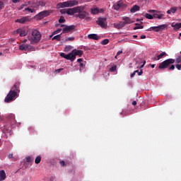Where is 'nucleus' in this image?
I'll return each mask as SVG.
<instances>
[{
  "label": "nucleus",
  "instance_id": "nucleus-27",
  "mask_svg": "<svg viewBox=\"0 0 181 181\" xmlns=\"http://www.w3.org/2000/svg\"><path fill=\"white\" fill-rule=\"evenodd\" d=\"M163 16V14L153 13V18L162 19Z\"/></svg>",
  "mask_w": 181,
  "mask_h": 181
},
{
  "label": "nucleus",
  "instance_id": "nucleus-43",
  "mask_svg": "<svg viewBox=\"0 0 181 181\" xmlns=\"http://www.w3.org/2000/svg\"><path fill=\"white\" fill-rule=\"evenodd\" d=\"M21 30H22V29L18 28V29H17V30L14 32V33H15V34H19V35H20Z\"/></svg>",
  "mask_w": 181,
  "mask_h": 181
},
{
  "label": "nucleus",
  "instance_id": "nucleus-4",
  "mask_svg": "<svg viewBox=\"0 0 181 181\" xmlns=\"http://www.w3.org/2000/svg\"><path fill=\"white\" fill-rule=\"evenodd\" d=\"M78 8H80L77 11V13H78L77 16L81 20L86 19V21H89L90 19V14L84 11L86 7L84 6H78Z\"/></svg>",
  "mask_w": 181,
  "mask_h": 181
},
{
  "label": "nucleus",
  "instance_id": "nucleus-52",
  "mask_svg": "<svg viewBox=\"0 0 181 181\" xmlns=\"http://www.w3.org/2000/svg\"><path fill=\"white\" fill-rule=\"evenodd\" d=\"M176 68L177 70H181V65L180 64H176Z\"/></svg>",
  "mask_w": 181,
  "mask_h": 181
},
{
  "label": "nucleus",
  "instance_id": "nucleus-16",
  "mask_svg": "<svg viewBox=\"0 0 181 181\" xmlns=\"http://www.w3.org/2000/svg\"><path fill=\"white\" fill-rule=\"evenodd\" d=\"M28 4L30 6L31 8L33 9H37L39 8V4L38 1H33V2H28Z\"/></svg>",
  "mask_w": 181,
  "mask_h": 181
},
{
  "label": "nucleus",
  "instance_id": "nucleus-35",
  "mask_svg": "<svg viewBox=\"0 0 181 181\" xmlns=\"http://www.w3.org/2000/svg\"><path fill=\"white\" fill-rule=\"evenodd\" d=\"M116 70H117V66H112V67L110 68V72H115Z\"/></svg>",
  "mask_w": 181,
  "mask_h": 181
},
{
  "label": "nucleus",
  "instance_id": "nucleus-46",
  "mask_svg": "<svg viewBox=\"0 0 181 181\" xmlns=\"http://www.w3.org/2000/svg\"><path fill=\"white\" fill-rule=\"evenodd\" d=\"M62 70H63V69H56V70L54 71V73H55V74H59Z\"/></svg>",
  "mask_w": 181,
  "mask_h": 181
},
{
  "label": "nucleus",
  "instance_id": "nucleus-11",
  "mask_svg": "<svg viewBox=\"0 0 181 181\" xmlns=\"http://www.w3.org/2000/svg\"><path fill=\"white\" fill-rule=\"evenodd\" d=\"M167 27H168L167 25H160L158 26H154V27L150 28V30H153L156 32H159V31L163 30Z\"/></svg>",
  "mask_w": 181,
  "mask_h": 181
},
{
  "label": "nucleus",
  "instance_id": "nucleus-44",
  "mask_svg": "<svg viewBox=\"0 0 181 181\" xmlns=\"http://www.w3.org/2000/svg\"><path fill=\"white\" fill-rule=\"evenodd\" d=\"M61 30H62V29H61V28H59L58 30L54 31V32L52 33V35L57 34V33H59Z\"/></svg>",
  "mask_w": 181,
  "mask_h": 181
},
{
  "label": "nucleus",
  "instance_id": "nucleus-28",
  "mask_svg": "<svg viewBox=\"0 0 181 181\" xmlns=\"http://www.w3.org/2000/svg\"><path fill=\"white\" fill-rule=\"evenodd\" d=\"M91 13L93 15H96V14L99 13V8H92Z\"/></svg>",
  "mask_w": 181,
  "mask_h": 181
},
{
  "label": "nucleus",
  "instance_id": "nucleus-2",
  "mask_svg": "<svg viewBox=\"0 0 181 181\" xmlns=\"http://www.w3.org/2000/svg\"><path fill=\"white\" fill-rule=\"evenodd\" d=\"M8 124H6L4 127H1V129L4 133H9L12 127H14V125L16 124V117L14 115L11 114L8 117Z\"/></svg>",
  "mask_w": 181,
  "mask_h": 181
},
{
  "label": "nucleus",
  "instance_id": "nucleus-8",
  "mask_svg": "<svg viewBox=\"0 0 181 181\" xmlns=\"http://www.w3.org/2000/svg\"><path fill=\"white\" fill-rule=\"evenodd\" d=\"M20 50H24L25 52H35L36 49L33 46L22 44L19 45Z\"/></svg>",
  "mask_w": 181,
  "mask_h": 181
},
{
  "label": "nucleus",
  "instance_id": "nucleus-23",
  "mask_svg": "<svg viewBox=\"0 0 181 181\" xmlns=\"http://www.w3.org/2000/svg\"><path fill=\"white\" fill-rule=\"evenodd\" d=\"M177 11V7L171 8L170 10L167 11L168 14L175 13Z\"/></svg>",
  "mask_w": 181,
  "mask_h": 181
},
{
  "label": "nucleus",
  "instance_id": "nucleus-14",
  "mask_svg": "<svg viewBox=\"0 0 181 181\" xmlns=\"http://www.w3.org/2000/svg\"><path fill=\"white\" fill-rule=\"evenodd\" d=\"M79 8H78V6L73 8H67L66 13L68 15L72 16L75 13H77L78 11H79Z\"/></svg>",
  "mask_w": 181,
  "mask_h": 181
},
{
  "label": "nucleus",
  "instance_id": "nucleus-24",
  "mask_svg": "<svg viewBox=\"0 0 181 181\" xmlns=\"http://www.w3.org/2000/svg\"><path fill=\"white\" fill-rule=\"evenodd\" d=\"M28 20V18L27 17H24V18H20V19H17L16 21V22H18L20 23H24L27 21Z\"/></svg>",
  "mask_w": 181,
  "mask_h": 181
},
{
  "label": "nucleus",
  "instance_id": "nucleus-30",
  "mask_svg": "<svg viewBox=\"0 0 181 181\" xmlns=\"http://www.w3.org/2000/svg\"><path fill=\"white\" fill-rule=\"evenodd\" d=\"M71 49H73V47L71 45H68L64 48V52H70V50H71Z\"/></svg>",
  "mask_w": 181,
  "mask_h": 181
},
{
  "label": "nucleus",
  "instance_id": "nucleus-62",
  "mask_svg": "<svg viewBox=\"0 0 181 181\" xmlns=\"http://www.w3.org/2000/svg\"><path fill=\"white\" fill-rule=\"evenodd\" d=\"M103 12H104V9L103 8L99 9V13H103Z\"/></svg>",
  "mask_w": 181,
  "mask_h": 181
},
{
  "label": "nucleus",
  "instance_id": "nucleus-17",
  "mask_svg": "<svg viewBox=\"0 0 181 181\" xmlns=\"http://www.w3.org/2000/svg\"><path fill=\"white\" fill-rule=\"evenodd\" d=\"M113 26L115 28L119 30L124 27V23H123V21H121L119 23H114Z\"/></svg>",
  "mask_w": 181,
  "mask_h": 181
},
{
  "label": "nucleus",
  "instance_id": "nucleus-22",
  "mask_svg": "<svg viewBox=\"0 0 181 181\" xmlns=\"http://www.w3.org/2000/svg\"><path fill=\"white\" fill-rule=\"evenodd\" d=\"M140 10V6L137 5H134L132 6V8L130 10V12L132 13H136V11H139Z\"/></svg>",
  "mask_w": 181,
  "mask_h": 181
},
{
  "label": "nucleus",
  "instance_id": "nucleus-5",
  "mask_svg": "<svg viewBox=\"0 0 181 181\" xmlns=\"http://www.w3.org/2000/svg\"><path fill=\"white\" fill-rule=\"evenodd\" d=\"M78 4V1H75V0H71V1H67L66 2L59 3L57 5V7L58 8L73 7V6H77Z\"/></svg>",
  "mask_w": 181,
  "mask_h": 181
},
{
  "label": "nucleus",
  "instance_id": "nucleus-59",
  "mask_svg": "<svg viewBox=\"0 0 181 181\" xmlns=\"http://www.w3.org/2000/svg\"><path fill=\"white\" fill-rule=\"evenodd\" d=\"M140 38H141V39H146V36L144 35H141Z\"/></svg>",
  "mask_w": 181,
  "mask_h": 181
},
{
  "label": "nucleus",
  "instance_id": "nucleus-47",
  "mask_svg": "<svg viewBox=\"0 0 181 181\" xmlns=\"http://www.w3.org/2000/svg\"><path fill=\"white\" fill-rule=\"evenodd\" d=\"M176 62H177V64L181 63V57H178V58H177Z\"/></svg>",
  "mask_w": 181,
  "mask_h": 181
},
{
  "label": "nucleus",
  "instance_id": "nucleus-50",
  "mask_svg": "<svg viewBox=\"0 0 181 181\" xmlns=\"http://www.w3.org/2000/svg\"><path fill=\"white\" fill-rule=\"evenodd\" d=\"M175 69V65H171L170 67H169V70L170 71H173Z\"/></svg>",
  "mask_w": 181,
  "mask_h": 181
},
{
  "label": "nucleus",
  "instance_id": "nucleus-60",
  "mask_svg": "<svg viewBox=\"0 0 181 181\" xmlns=\"http://www.w3.org/2000/svg\"><path fill=\"white\" fill-rule=\"evenodd\" d=\"M148 12V13H155V12H156V11H155V10H150Z\"/></svg>",
  "mask_w": 181,
  "mask_h": 181
},
{
  "label": "nucleus",
  "instance_id": "nucleus-48",
  "mask_svg": "<svg viewBox=\"0 0 181 181\" xmlns=\"http://www.w3.org/2000/svg\"><path fill=\"white\" fill-rule=\"evenodd\" d=\"M37 3L40 4H39V7H40V6H45V4H44L43 1H37Z\"/></svg>",
  "mask_w": 181,
  "mask_h": 181
},
{
  "label": "nucleus",
  "instance_id": "nucleus-51",
  "mask_svg": "<svg viewBox=\"0 0 181 181\" xmlns=\"http://www.w3.org/2000/svg\"><path fill=\"white\" fill-rule=\"evenodd\" d=\"M144 74L143 69H141L140 71L138 73V76H142Z\"/></svg>",
  "mask_w": 181,
  "mask_h": 181
},
{
  "label": "nucleus",
  "instance_id": "nucleus-25",
  "mask_svg": "<svg viewBox=\"0 0 181 181\" xmlns=\"http://www.w3.org/2000/svg\"><path fill=\"white\" fill-rule=\"evenodd\" d=\"M166 56V53L165 52H161L159 55L157 56V60H160L163 58V57Z\"/></svg>",
  "mask_w": 181,
  "mask_h": 181
},
{
  "label": "nucleus",
  "instance_id": "nucleus-15",
  "mask_svg": "<svg viewBox=\"0 0 181 181\" xmlns=\"http://www.w3.org/2000/svg\"><path fill=\"white\" fill-rule=\"evenodd\" d=\"M72 52H73V54L74 56V59H76V57L78 56V57H81L82 55L83 54V51L80 50V49H75L72 51Z\"/></svg>",
  "mask_w": 181,
  "mask_h": 181
},
{
  "label": "nucleus",
  "instance_id": "nucleus-18",
  "mask_svg": "<svg viewBox=\"0 0 181 181\" xmlns=\"http://www.w3.org/2000/svg\"><path fill=\"white\" fill-rule=\"evenodd\" d=\"M122 20L124 21L122 22H123L124 26L127 24H131V23H134V21H132L129 17L123 18Z\"/></svg>",
  "mask_w": 181,
  "mask_h": 181
},
{
  "label": "nucleus",
  "instance_id": "nucleus-21",
  "mask_svg": "<svg viewBox=\"0 0 181 181\" xmlns=\"http://www.w3.org/2000/svg\"><path fill=\"white\" fill-rule=\"evenodd\" d=\"M171 26L174 28L175 30H178L180 28H181V23H173L171 24Z\"/></svg>",
  "mask_w": 181,
  "mask_h": 181
},
{
  "label": "nucleus",
  "instance_id": "nucleus-10",
  "mask_svg": "<svg viewBox=\"0 0 181 181\" xmlns=\"http://www.w3.org/2000/svg\"><path fill=\"white\" fill-rule=\"evenodd\" d=\"M97 23L103 28H107V18H99L97 21Z\"/></svg>",
  "mask_w": 181,
  "mask_h": 181
},
{
  "label": "nucleus",
  "instance_id": "nucleus-42",
  "mask_svg": "<svg viewBox=\"0 0 181 181\" xmlns=\"http://www.w3.org/2000/svg\"><path fill=\"white\" fill-rule=\"evenodd\" d=\"M4 8V3L0 1V11Z\"/></svg>",
  "mask_w": 181,
  "mask_h": 181
},
{
  "label": "nucleus",
  "instance_id": "nucleus-61",
  "mask_svg": "<svg viewBox=\"0 0 181 181\" xmlns=\"http://www.w3.org/2000/svg\"><path fill=\"white\" fill-rule=\"evenodd\" d=\"M152 60L153 61H159V59H158V58H156V57L152 58Z\"/></svg>",
  "mask_w": 181,
  "mask_h": 181
},
{
  "label": "nucleus",
  "instance_id": "nucleus-38",
  "mask_svg": "<svg viewBox=\"0 0 181 181\" xmlns=\"http://www.w3.org/2000/svg\"><path fill=\"white\" fill-rule=\"evenodd\" d=\"M34 160L33 158H32L30 156L26 157V162H33Z\"/></svg>",
  "mask_w": 181,
  "mask_h": 181
},
{
  "label": "nucleus",
  "instance_id": "nucleus-33",
  "mask_svg": "<svg viewBox=\"0 0 181 181\" xmlns=\"http://www.w3.org/2000/svg\"><path fill=\"white\" fill-rule=\"evenodd\" d=\"M25 11H28L30 13L35 12V9L31 8L30 7L25 8Z\"/></svg>",
  "mask_w": 181,
  "mask_h": 181
},
{
  "label": "nucleus",
  "instance_id": "nucleus-26",
  "mask_svg": "<svg viewBox=\"0 0 181 181\" xmlns=\"http://www.w3.org/2000/svg\"><path fill=\"white\" fill-rule=\"evenodd\" d=\"M42 160V156H37L35 159V164H40Z\"/></svg>",
  "mask_w": 181,
  "mask_h": 181
},
{
  "label": "nucleus",
  "instance_id": "nucleus-12",
  "mask_svg": "<svg viewBox=\"0 0 181 181\" xmlns=\"http://www.w3.org/2000/svg\"><path fill=\"white\" fill-rule=\"evenodd\" d=\"M127 6L124 4L123 1H119L117 3H116L113 7L115 10H119L120 8H125Z\"/></svg>",
  "mask_w": 181,
  "mask_h": 181
},
{
  "label": "nucleus",
  "instance_id": "nucleus-58",
  "mask_svg": "<svg viewBox=\"0 0 181 181\" xmlns=\"http://www.w3.org/2000/svg\"><path fill=\"white\" fill-rule=\"evenodd\" d=\"M77 62H78V63H81L82 62H83V59H78V60H77Z\"/></svg>",
  "mask_w": 181,
  "mask_h": 181
},
{
  "label": "nucleus",
  "instance_id": "nucleus-54",
  "mask_svg": "<svg viewBox=\"0 0 181 181\" xmlns=\"http://www.w3.org/2000/svg\"><path fill=\"white\" fill-rule=\"evenodd\" d=\"M66 11H67V8L66 9H62V10H61V13H66Z\"/></svg>",
  "mask_w": 181,
  "mask_h": 181
},
{
  "label": "nucleus",
  "instance_id": "nucleus-36",
  "mask_svg": "<svg viewBox=\"0 0 181 181\" xmlns=\"http://www.w3.org/2000/svg\"><path fill=\"white\" fill-rule=\"evenodd\" d=\"M74 39H75L74 37H66L65 41H66V42H67V41H74Z\"/></svg>",
  "mask_w": 181,
  "mask_h": 181
},
{
  "label": "nucleus",
  "instance_id": "nucleus-45",
  "mask_svg": "<svg viewBox=\"0 0 181 181\" xmlns=\"http://www.w3.org/2000/svg\"><path fill=\"white\" fill-rule=\"evenodd\" d=\"M59 163H60L62 167H65L66 166L65 162L64 160L59 161Z\"/></svg>",
  "mask_w": 181,
  "mask_h": 181
},
{
  "label": "nucleus",
  "instance_id": "nucleus-13",
  "mask_svg": "<svg viewBox=\"0 0 181 181\" xmlns=\"http://www.w3.org/2000/svg\"><path fill=\"white\" fill-rule=\"evenodd\" d=\"M75 28H76V26L74 25H66L63 29L62 33H68L72 32Z\"/></svg>",
  "mask_w": 181,
  "mask_h": 181
},
{
  "label": "nucleus",
  "instance_id": "nucleus-53",
  "mask_svg": "<svg viewBox=\"0 0 181 181\" xmlns=\"http://www.w3.org/2000/svg\"><path fill=\"white\" fill-rule=\"evenodd\" d=\"M121 115H124V116H127V112L124 111V110L121 112Z\"/></svg>",
  "mask_w": 181,
  "mask_h": 181
},
{
  "label": "nucleus",
  "instance_id": "nucleus-31",
  "mask_svg": "<svg viewBox=\"0 0 181 181\" xmlns=\"http://www.w3.org/2000/svg\"><path fill=\"white\" fill-rule=\"evenodd\" d=\"M145 18H148V19H150V20H152L153 19V15H151L149 13H146L145 14Z\"/></svg>",
  "mask_w": 181,
  "mask_h": 181
},
{
  "label": "nucleus",
  "instance_id": "nucleus-7",
  "mask_svg": "<svg viewBox=\"0 0 181 181\" xmlns=\"http://www.w3.org/2000/svg\"><path fill=\"white\" fill-rule=\"evenodd\" d=\"M52 11H43L42 12H40L37 15H36V18L37 20H42L44 18L50 16V14L52 13Z\"/></svg>",
  "mask_w": 181,
  "mask_h": 181
},
{
  "label": "nucleus",
  "instance_id": "nucleus-20",
  "mask_svg": "<svg viewBox=\"0 0 181 181\" xmlns=\"http://www.w3.org/2000/svg\"><path fill=\"white\" fill-rule=\"evenodd\" d=\"M88 37L90 40H100V36H98L96 34H90L88 35Z\"/></svg>",
  "mask_w": 181,
  "mask_h": 181
},
{
  "label": "nucleus",
  "instance_id": "nucleus-32",
  "mask_svg": "<svg viewBox=\"0 0 181 181\" xmlns=\"http://www.w3.org/2000/svg\"><path fill=\"white\" fill-rule=\"evenodd\" d=\"M52 40H57V41H59L61 40V34L54 36V37H52Z\"/></svg>",
  "mask_w": 181,
  "mask_h": 181
},
{
  "label": "nucleus",
  "instance_id": "nucleus-55",
  "mask_svg": "<svg viewBox=\"0 0 181 181\" xmlns=\"http://www.w3.org/2000/svg\"><path fill=\"white\" fill-rule=\"evenodd\" d=\"M21 0H11V1L13 3V4H17L18 2H20Z\"/></svg>",
  "mask_w": 181,
  "mask_h": 181
},
{
  "label": "nucleus",
  "instance_id": "nucleus-49",
  "mask_svg": "<svg viewBox=\"0 0 181 181\" xmlns=\"http://www.w3.org/2000/svg\"><path fill=\"white\" fill-rule=\"evenodd\" d=\"M79 66H80V71L81 72V71H82V69L81 68H83V66H84V64H83V63H81L80 64H79Z\"/></svg>",
  "mask_w": 181,
  "mask_h": 181
},
{
  "label": "nucleus",
  "instance_id": "nucleus-63",
  "mask_svg": "<svg viewBox=\"0 0 181 181\" xmlns=\"http://www.w3.org/2000/svg\"><path fill=\"white\" fill-rule=\"evenodd\" d=\"M27 41H28V40L25 39V40L23 41V43H26Z\"/></svg>",
  "mask_w": 181,
  "mask_h": 181
},
{
  "label": "nucleus",
  "instance_id": "nucleus-39",
  "mask_svg": "<svg viewBox=\"0 0 181 181\" xmlns=\"http://www.w3.org/2000/svg\"><path fill=\"white\" fill-rule=\"evenodd\" d=\"M136 72H139V70H135L133 73H132L130 75V77L134 78L135 76Z\"/></svg>",
  "mask_w": 181,
  "mask_h": 181
},
{
  "label": "nucleus",
  "instance_id": "nucleus-3",
  "mask_svg": "<svg viewBox=\"0 0 181 181\" xmlns=\"http://www.w3.org/2000/svg\"><path fill=\"white\" fill-rule=\"evenodd\" d=\"M42 38L41 33L37 30L32 31L31 35L28 36V40L30 42V45H37Z\"/></svg>",
  "mask_w": 181,
  "mask_h": 181
},
{
  "label": "nucleus",
  "instance_id": "nucleus-6",
  "mask_svg": "<svg viewBox=\"0 0 181 181\" xmlns=\"http://www.w3.org/2000/svg\"><path fill=\"white\" fill-rule=\"evenodd\" d=\"M175 60L174 59H168L163 62L160 63L158 68L159 69H167L171 64L175 63Z\"/></svg>",
  "mask_w": 181,
  "mask_h": 181
},
{
  "label": "nucleus",
  "instance_id": "nucleus-1",
  "mask_svg": "<svg viewBox=\"0 0 181 181\" xmlns=\"http://www.w3.org/2000/svg\"><path fill=\"white\" fill-rule=\"evenodd\" d=\"M20 86L21 83L19 81H17L13 84L4 99L5 103H11L16 99L18 96V93H20Z\"/></svg>",
  "mask_w": 181,
  "mask_h": 181
},
{
  "label": "nucleus",
  "instance_id": "nucleus-34",
  "mask_svg": "<svg viewBox=\"0 0 181 181\" xmlns=\"http://www.w3.org/2000/svg\"><path fill=\"white\" fill-rule=\"evenodd\" d=\"M26 35H27V33L25 30H21V33H20V36L21 37L25 36Z\"/></svg>",
  "mask_w": 181,
  "mask_h": 181
},
{
  "label": "nucleus",
  "instance_id": "nucleus-64",
  "mask_svg": "<svg viewBox=\"0 0 181 181\" xmlns=\"http://www.w3.org/2000/svg\"><path fill=\"white\" fill-rule=\"evenodd\" d=\"M154 67H155V64H151V68L154 69Z\"/></svg>",
  "mask_w": 181,
  "mask_h": 181
},
{
  "label": "nucleus",
  "instance_id": "nucleus-40",
  "mask_svg": "<svg viewBox=\"0 0 181 181\" xmlns=\"http://www.w3.org/2000/svg\"><path fill=\"white\" fill-rule=\"evenodd\" d=\"M65 21H65L64 18L63 16H61L60 18H59V22L60 23H64Z\"/></svg>",
  "mask_w": 181,
  "mask_h": 181
},
{
  "label": "nucleus",
  "instance_id": "nucleus-57",
  "mask_svg": "<svg viewBox=\"0 0 181 181\" xmlns=\"http://www.w3.org/2000/svg\"><path fill=\"white\" fill-rule=\"evenodd\" d=\"M13 154H8V159H11L13 158Z\"/></svg>",
  "mask_w": 181,
  "mask_h": 181
},
{
  "label": "nucleus",
  "instance_id": "nucleus-41",
  "mask_svg": "<svg viewBox=\"0 0 181 181\" xmlns=\"http://www.w3.org/2000/svg\"><path fill=\"white\" fill-rule=\"evenodd\" d=\"M122 52H123L122 50L118 51V52H117L116 56L115 57V58L117 59V57L118 56H119L120 54H122Z\"/></svg>",
  "mask_w": 181,
  "mask_h": 181
},
{
  "label": "nucleus",
  "instance_id": "nucleus-56",
  "mask_svg": "<svg viewBox=\"0 0 181 181\" xmlns=\"http://www.w3.org/2000/svg\"><path fill=\"white\" fill-rule=\"evenodd\" d=\"M132 105L135 106L137 105V102H136V100H134L132 103Z\"/></svg>",
  "mask_w": 181,
  "mask_h": 181
},
{
  "label": "nucleus",
  "instance_id": "nucleus-19",
  "mask_svg": "<svg viewBox=\"0 0 181 181\" xmlns=\"http://www.w3.org/2000/svg\"><path fill=\"white\" fill-rule=\"evenodd\" d=\"M6 178V172L4 170H0V181H4Z\"/></svg>",
  "mask_w": 181,
  "mask_h": 181
},
{
  "label": "nucleus",
  "instance_id": "nucleus-9",
  "mask_svg": "<svg viewBox=\"0 0 181 181\" xmlns=\"http://www.w3.org/2000/svg\"><path fill=\"white\" fill-rule=\"evenodd\" d=\"M60 57L66 59V60H70L72 62L75 60L73 51L71 53L68 54H66L64 52H62L60 54Z\"/></svg>",
  "mask_w": 181,
  "mask_h": 181
},
{
  "label": "nucleus",
  "instance_id": "nucleus-37",
  "mask_svg": "<svg viewBox=\"0 0 181 181\" xmlns=\"http://www.w3.org/2000/svg\"><path fill=\"white\" fill-rule=\"evenodd\" d=\"M109 43V40L108 39H105L102 40V45H108Z\"/></svg>",
  "mask_w": 181,
  "mask_h": 181
},
{
  "label": "nucleus",
  "instance_id": "nucleus-29",
  "mask_svg": "<svg viewBox=\"0 0 181 181\" xmlns=\"http://www.w3.org/2000/svg\"><path fill=\"white\" fill-rule=\"evenodd\" d=\"M135 27H134V30H138V29H143L144 27V25H141V24L139 23H135Z\"/></svg>",
  "mask_w": 181,
  "mask_h": 181
}]
</instances>
